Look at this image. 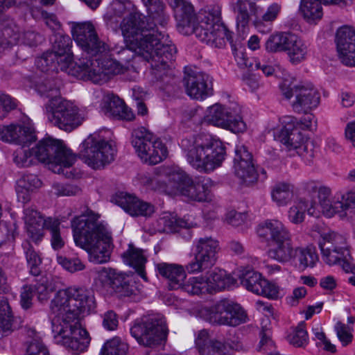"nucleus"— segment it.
I'll list each match as a JSON object with an SVG mask.
<instances>
[{"mask_svg": "<svg viewBox=\"0 0 355 355\" xmlns=\"http://www.w3.org/2000/svg\"><path fill=\"white\" fill-rule=\"evenodd\" d=\"M141 2L147 10L148 19L137 13H130L120 24L128 47L120 52L121 60L128 63L135 53L150 63L152 74L157 80H164L170 75L168 62L173 60L176 48L169 44L167 34L155 28V24L165 27L169 16L162 0Z\"/></svg>", "mask_w": 355, "mask_h": 355, "instance_id": "obj_1", "label": "nucleus"}, {"mask_svg": "<svg viewBox=\"0 0 355 355\" xmlns=\"http://www.w3.org/2000/svg\"><path fill=\"white\" fill-rule=\"evenodd\" d=\"M94 307L93 295L83 288L58 291L51 302L49 313L55 343L73 351H84L90 338L82 327L80 317Z\"/></svg>", "mask_w": 355, "mask_h": 355, "instance_id": "obj_2", "label": "nucleus"}, {"mask_svg": "<svg viewBox=\"0 0 355 355\" xmlns=\"http://www.w3.org/2000/svg\"><path fill=\"white\" fill-rule=\"evenodd\" d=\"M159 177H152L144 173L138 175L141 185L171 196H180L188 201L205 202L211 199V179L195 181L191 176L178 166L160 168Z\"/></svg>", "mask_w": 355, "mask_h": 355, "instance_id": "obj_3", "label": "nucleus"}, {"mask_svg": "<svg viewBox=\"0 0 355 355\" xmlns=\"http://www.w3.org/2000/svg\"><path fill=\"white\" fill-rule=\"evenodd\" d=\"M100 218L99 214L86 208L71 222L76 245L87 251L89 261L95 263L110 260L112 245L111 232Z\"/></svg>", "mask_w": 355, "mask_h": 355, "instance_id": "obj_4", "label": "nucleus"}, {"mask_svg": "<svg viewBox=\"0 0 355 355\" xmlns=\"http://www.w3.org/2000/svg\"><path fill=\"white\" fill-rule=\"evenodd\" d=\"M176 7L177 27L185 35L195 34L201 42L215 47L222 48L225 42L232 43V33L219 23V18L210 12L200 13L196 24V16L193 6L186 0H174Z\"/></svg>", "mask_w": 355, "mask_h": 355, "instance_id": "obj_5", "label": "nucleus"}, {"mask_svg": "<svg viewBox=\"0 0 355 355\" xmlns=\"http://www.w3.org/2000/svg\"><path fill=\"white\" fill-rule=\"evenodd\" d=\"M35 159L46 163L55 173L69 178L75 177L70 168L76 162V156L62 140L49 137L44 138L31 150H17L14 161L18 166L26 167L33 164Z\"/></svg>", "mask_w": 355, "mask_h": 355, "instance_id": "obj_6", "label": "nucleus"}, {"mask_svg": "<svg viewBox=\"0 0 355 355\" xmlns=\"http://www.w3.org/2000/svg\"><path fill=\"white\" fill-rule=\"evenodd\" d=\"M187 162L200 173H210L220 166L225 150L222 142L209 135H188L180 143Z\"/></svg>", "mask_w": 355, "mask_h": 355, "instance_id": "obj_7", "label": "nucleus"}, {"mask_svg": "<svg viewBox=\"0 0 355 355\" xmlns=\"http://www.w3.org/2000/svg\"><path fill=\"white\" fill-rule=\"evenodd\" d=\"M259 236L270 241L268 250V257L282 263L295 261V249L292 234L283 222L277 219H267L261 223L257 229Z\"/></svg>", "mask_w": 355, "mask_h": 355, "instance_id": "obj_8", "label": "nucleus"}, {"mask_svg": "<svg viewBox=\"0 0 355 355\" xmlns=\"http://www.w3.org/2000/svg\"><path fill=\"white\" fill-rule=\"evenodd\" d=\"M116 154L114 141L105 137L103 131H98L90 134L80 144L78 156L89 167L101 169L113 162Z\"/></svg>", "mask_w": 355, "mask_h": 355, "instance_id": "obj_9", "label": "nucleus"}, {"mask_svg": "<svg viewBox=\"0 0 355 355\" xmlns=\"http://www.w3.org/2000/svg\"><path fill=\"white\" fill-rule=\"evenodd\" d=\"M322 261L329 266L339 265L346 272H355L349 248L345 236L328 231L320 234L318 240Z\"/></svg>", "mask_w": 355, "mask_h": 355, "instance_id": "obj_10", "label": "nucleus"}, {"mask_svg": "<svg viewBox=\"0 0 355 355\" xmlns=\"http://www.w3.org/2000/svg\"><path fill=\"white\" fill-rule=\"evenodd\" d=\"M131 143L138 157L144 163L155 165L168 156L165 144L144 127L133 130Z\"/></svg>", "mask_w": 355, "mask_h": 355, "instance_id": "obj_11", "label": "nucleus"}, {"mask_svg": "<svg viewBox=\"0 0 355 355\" xmlns=\"http://www.w3.org/2000/svg\"><path fill=\"white\" fill-rule=\"evenodd\" d=\"M130 334L139 345L154 347L166 338V321L159 316L137 320L130 328Z\"/></svg>", "mask_w": 355, "mask_h": 355, "instance_id": "obj_12", "label": "nucleus"}, {"mask_svg": "<svg viewBox=\"0 0 355 355\" xmlns=\"http://www.w3.org/2000/svg\"><path fill=\"white\" fill-rule=\"evenodd\" d=\"M219 250V242L211 236L196 239L192 248L194 258L186 266L187 270L190 274L199 273L212 267Z\"/></svg>", "mask_w": 355, "mask_h": 355, "instance_id": "obj_13", "label": "nucleus"}, {"mask_svg": "<svg viewBox=\"0 0 355 355\" xmlns=\"http://www.w3.org/2000/svg\"><path fill=\"white\" fill-rule=\"evenodd\" d=\"M76 65L77 71L84 76H87L94 83L105 80L110 76L123 73L129 67L114 59L105 58L99 60L98 58H83Z\"/></svg>", "mask_w": 355, "mask_h": 355, "instance_id": "obj_14", "label": "nucleus"}, {"mask_svg": "<svg viewBox=\"0 0 355 355\" xmlns=\"http://www.w3.org/2000/svg\"><path fill=\"white\" fill-rule=\"evenodd\" d=\"M280 89L287 99L294 97L291 102L293 110L309 111L316 109L320 102L318 89L311 83H300L294 85H281Z\"/></svg>", "mask_w": 355, "mask_h": 355, "instance_id": "obj_15", "label": "nucleus"}, {"mask_svg": "<svg viewBox=\"0 0 355 355\" xmlns=\"http://www.w3.org/2000/svg\"><path fill=\"white\" fill-rule=\"evenodd\" d=\"M282 123L284 128L279 135L280 141L288 151H295L307 164H311L313 157L311 142L296 127L291 126V124L294 123L291 116L283 117Z\"/></svg>", "mask_w": 355, "mask_h": 355, "instance_id": "obj_16", "label": "nucleus"}, {"mask_svg": "<svg viewBox=\"0 0 355 355\" xmlns=\"http://www.w3.org/2000/svg\"><path fill=\"white\" fill-rule=\"evenodd\" d=\"M71 33L77 45L89 58H96L107 50L105 43L99 39L94 24L90 21L73 22Z\"/></svg>", "mask_w": 355, "mask_h": 355, "instance_id": "obj_17", "label": "nucleus"}, {"mask_svg": "<svg viewBox=\"0 0 355 355\" xmlns=\"http://www.w3.org/2000/svg\"><path fill=\"white\" fill-rule=\"evenodd\" d=\"M185 113L184 119L188 121L189 125L190 123L199 125L207 123L234 133L243 132L247 128L243 117L236 112H209L204 119L197 112Z\"/></svg>", "mask_w": 355, "mask_h": 355, "instance_id": "obj_18", "label": "nucleus"}, {"mask_svg": "<svg viewBox=\"0 0 355 355\" xmlns=\"http://www.w3.org/2000/svg\"><path fill=\"white\" fill-rule=\"evenodd\" d=\"M184 87L188 96L196 100H204L212 95V87L208 74L191 68H185Z\"/></svg>", "mask_w": 355, "mask_h": 355, "instance_id": "obj_19", "label": "nucleus"}, {"mask_svg": "<svg viewBox=\"0 0 355 355\" xmlns=\"http://www.w3.org/2000/svg\"><path fill=\"white\" fill-rule=\"evenodd\" d=\"M0 139L24 146L32 143L36 137L31 120L26 117L23 125L10 124L0 128Z\"/></svg>", "mask_w": 355, "mask_h": 355, "instance_id": "obj_20", "label": "nucleus"}, {"mask_svg": "<svg viewBox=\"0 0 355 355\" xmlns=\"http://www.w3.org/2000/svg\"><path fill=\"white\" fill-rule=\"evenodd\" d=\"M336 43L341 62L347 66H355V28L347 25L339 28Z\"/></svg>", "mask_w": 355, "mask_h": 355, "instance_id": "obj_21", "label": "nucleus"}, {"mask_svg": "<svg viewBox=\"0 0 355 355\" xmlns=\"http://www.w3.org/2000/svg\"><path fill=\"white\" fill-rule=\"evenodd\" d=\"M36 90L40 95L51 98L46 104V111H76L78 107L73 102L57 96L58 87L55 80H44L36 85Z\"/></svg>", "mask_w": 355, "mask_h": 355, "instance_id": "obj_22", "label": "nucleus"}, {"mask_svg": "<svg viewBox=\"0 0 355 355\" xmlns=\"http://www.w3.org/2000/svg\"><path fill=\"white\" fill-rule=\"evenodd\" d=\"M234 302L228 299H223L212 306H202L198 309V315L211 324L225 325L223 318H229L231 312L235 311Z\"/></svg>", "mask_w": 355, "mask_h": 355, "instance_id": "obj_23", "label": "nucleus"}, {"mask_svg": "<svg viewBox=\"0 0 355 355\" xmlns=\"http://www.w3.org/2000/svg\"><path fill=\"white\" fill-rule=\"evenodd\" d=\"M116 203L132 216H150L155 209L151 204L139 200L135 196L119 193L115 197Z\"/></svg>", "mask_w": 355, "mask_h": 355, "instance_id": "obj_24", "label": "nucleus"}, {"mask_svg": "<svg viewBox=\"0 0 355 355\" xmlns=\"http://www.w3.org/2000/svg\"><path fill=\"white\" fill-rule=\"evenodd\" d=\"M158 274L167 281L171 290H178L186 280V270L182 265L168 263H159L155 266Z\"/></svg>", "mask_w": 355, "mask_h": 355, "instance_id": "obj_25", "label": "nucleus"}, {"mask_svg": "<svg viewBox=\"0 0 355 355\" xmlns=\"http://www.w3.org/2000/svg\"><path fill=\"white\" fill-rule=\"evenodd\" d=\"M235 175L241 182L247 186L254 185L259 180L264 181L267 178L266 172L262 168L256 167L253 157L233 166Z\"/></svg>", "mask_w": 355, "mask_h": 355, "instance_id": "obj_26", "label": "nucleus"}, {"mask_svg": "<svg viewBox=\"0 0 355 355\" xmlns=\"http://www.w3.org/2000/svg\"><path fill=\"white\" fill-rule=\"evenodd\" d=\"M51 218H44L43 216L33 207H27L24 211V220L28 236L35 243L40 241L44 237L45 223Z\"/></svg>", "mask_w": 355, "mask_h": 355, "instance_id": "obj_27", "label": "nucleus"}, {"mask_svg": "<svg viewBox=\"0 0 355 355\" xmlns=\"http://www.w3.org/2000/svg\"><path fill=\"white\" fill-rule=\"evenodd\" d=\"M49 121L65 131H71L80 125L87 116L85 112H47Z\"/></svg>", "mask_w": 355, "mask_h": 355, "instance_id": "obj_28", "label": "nucleus"}, {"mask_svg": "<svg viewBox=\"0 0 355 355\" xmlns=\"http://www.w3.org/2000/svg\"><path fill=\"white\" fill-rule=\"evenodd\" d=\"M52 51L60 59L62 68H69L73 65V54L71 52L72 41L68 35L60 32L55 33L51 38Z\"/></svg>", "mask_w": 355, "mask_h": 355, "instance_id": "obj_29", "label": "nucleus"}, {"mask_svg": "<svg viewBox=\"0 0 355 355\" xmlns=\"http://www.w3.org/2000/svg\"><path fill=\"white\" fill-rule=\"evenodd\" d=\"M205 277L207 282L208 293L230 289L236 284V280L232 276L219 268H215Z\"/></svg>", "mask_w": 355, "mask_h": 355, "instance_id": "obj_30", "label": "nucleus"}, {"mask_svg": "<svg viewBox=\"0 0 355 355\" xmlns=\"http://www.w3.org/2000/svg\"><path fill=\"white\" fill-rule=\"evenodd\" d=\"M309 189L312 191H318V197L319 199V205L311 204L315 207L316 211H319L328 218H331L335 215L334 202H331L329 199L331 195V189L324 186L317 187L316 183L310 182Z\"/></svg>", "mask_w": 355, "mask_h": 355, "instance_id": "obj_31", "label": "nucleus"}, {"mask_svg": "<svg viewBox=\"0 0 355 355\" xmlns=\"http://www.w3.org/2000/svg\"><path fill=\"white\" fill-rule=\"evenodd\" d=\"M335 214L341 218H355V189L347 190L334 201Z\"/></svg>", "mask_w": 355, "mask_h": 355, "instance_id": "obj_32", "label": "nucleus"}, {"mask_svg": "<svg viewBox=\"0 0 355 355\" xmlns=\"http://www.w3.org/2000/svg\"><path fill=\"white\" fill-rule=\"evenodd\" d=\"M196 344L201 355H220L225 348L220 341L209 339V334L206 330L198 332Z\"/></svg>", "mask_w": 355, "mask_h": 355, "instance_id": "obj_33", "label": "nucleus"}, {"mask_svg": "<svg viewBox=\"0 0 355 355\" xmlns=\"http://www.w3.org/2000/svg\"><path fill=\"white\" fill-rule=\"evenodd\" d=\"M122 257L126 264L133 267L138 275L145 281H147L144 270L146 258L141 249L136 248L132 245H129L128 249L123 254Z\"/></svg>", "mask_w": 355, "mask_h": 355, "instance_id": "obj_34", "label": "nucleus"}, {"mask_svg": "<svg viewBox=\"0 0 355 355\" xmlns=\"http://www.w3.org/2000/svg\"><path fill=\"white\" fill-rule=\"evenodd\" d=\"M286 51L288 53L290 61L297 64L306 58L308 45L300 37L291 33Z\"/></svg>", "mask_w": 355, "mask_h": 355, "instance_id": "obj_35", "label": "nucleus"}, {"mask_svg": "<svg viewBox=\"0 0 355 355\" xmlns=\"http://www.w3.org/2000/svg\"><path fill=\"white\" fill-rule=\"evenodd\" d=\"M307 211L308 214L315 217L320 216V211H316L313 205L309 207L308 202L304 200H299L290 207L288 213V220L293 224H300L304 220L305 212Z\"/></svg>", "mask_w": 355, "mask_h": 355, "instance_id": "obj_36", "label": "nucleus"}, {"mask_svg": "<svg viewBox=\"0 0 355 355\" xmlns=\"http://www.w3.org/2000/svg\"><path fill=\"white\" fill-rule=\"evenodd\" d=\"M295 250V261L297 259L298 267L302 270L313 268L319 261L316 249L313 245L297 246Z\"/></svg>", "mask_w": 355, "mask_h": 355, "instance_id": "obj_37", "label": "nucleus"}, {"mask_svg": "<svg viewBox=\"0 0 355 355\" xmlns=\"http://www.w3.org/2000/svg\"><path fill=\"white\" fill-rule=\"evenodd\" d=\"M35 66L42 72L55 71L59 70L67 71L69 68H62L60 59L57 55L51 51L44 53L41 57L35 60Z\"/></svg>", "mask_w": 355, "mask_h": 355, "instance_id": "obj_38", "label": "nucleus"}, {"mask_svg": "<svg viewBox=\"0 0 355 355\" xmlns=\"http://www.w3.org/2000/svg\"><path fill=\"white\" fill-rule=\"evenodd\" d=\"M241 283L248 291L258 294L261 291L262 282L265 278L262 275L250 269L243 270L239 275Z\"/></svg>", "mask_w": 355, "mask_h": 355, "instance_id": "obj_39", "label": "nucleus"}, {"mask_svg": "<svg viewBox=\"0 0 355 355\" xmlns=\"http://www.w3.org/2000/svg\"><path fill=\"white\" fill-rule=\"evenodd\" d=\"M234 11L236 12L237 25L243 28L248 25L250 15H257L255 3L248 0H238Z\"/></svg>", "mask_w": 355, "mask_h": 355, "instance_id": "obj_40", "label": "nucleus"}, {"mask_svg": "<svg viewBox=\"0 0 355 355\" xmlns=\"http://www.w3.org/2000/svg\"><path fill=\"white\" fill-rule=\"evenodd\" d=\"M123 275L115 269L103 267L97 272V280L103 287L114 291L115 286L119 285L120 281H123Z\"/></svg>", "mask_w": 355, "mask_h": 355, "instance_id": "obj_41", "label": "nucleus"}, {"mask_svg": "<svg viewBox=\"0 0 355 355\" xmlns=\"http://www.w3.org/2000/svg\"><path fill=\"white\" fill-rule=\"evenodd\" d=\"M293 186L286 182L275 184L271 190V198L278 206H286L292 199Z\"/></svg>", "mask_w": 355, "mask_h": 355, "instance_id": "obj_42", "label": "nucleus"}, {"mask_svg": "<svg viewBox=\"0 0 355 355\" xmlns=\"http://www.w3.org/2000/svg\"><path fill=\"white\" fill-rule=\"evenodd\" d=\"M300 10L309 23L319 20L322 17V8L320 0H301Z\"/></svg>", "mask_w": 355, "mask_h": 355, "instance_id": "obj_43", "label": "nucleus"}, {"mask_svg": "<svg viewBox=\"0 0 355 355\" xmlns=\"http://www.w3.org/2000/svg\"><path fill=\"white\" fill-rule=\"evenodd\" d=\"M180 289L190 295L208 293L207 282L205 275L191 277L184 280Z\"/></svg>", "mask_w": 355, "mask_h": 355, "instance_id": "obj_44", "label": "nucleus"}, {"mask_svg": "<svg viewBox=\"0 0 355 355\" xmlns=\"http://www.w3.org/2000/svg\"><path fill=\"white\" fill-rule=\"evenodd\" d=\"M12 331V315L7 300L0 298V338Z\"/></svg>", "mask_w": 355, "mask_h": 355, "instance_id": "obj_45", "label": "nucleus"}, {"mask_svg": "<svg viewBox=\"0 0 355 355\" xmlns=\"http://www.w3.org/2000/svg\"><path fill=\"white\" fill-rule=\"evenodd\" d=\"M287 341L295 347H305L309 343V336L304 322L293 328L286 336Z\"/></svg>", "mask_w": 355, "mask_h": 355, "instance_id": "obj_46", "label": "nucleus"}, {"mask_svg": "<svg viewBox=\"0 0 355 355\" xmlns=\"http://www.w3.org/2000/svg\"><path fill=\"white\" fill-rule=\"evenodd\" d=\"M26 334L30 340L27 341L26 355H49L46 346L35 329H28Z\"/></svg>", "mask_w": 355, "mask_h": 355, "instance_id": "obj_47", "label": "nucleus"}, {"mask_svg": "<svg viewBox=\"0 0 355 355\" xmlns=\"http://www.w3.org/2000/svg\"><path fill=\"white\" fill-rule=\"evenodd\" d=\"M291 33H279L271 35L266 42V49L268 52L286 51Z\"/></svg>", "mask_w": 355, "mask_h": 355, "instance_id": "obj_48", "label": "nucleus"}, {"mask_svg": "<svg viewBox=\"0 0 355 355\" xmlns=\"http://www.w3.org/2000/svg\"><path fill=\"white\" fill-rule=\"evenodd\" d=\"M130 3L127 0H114L113 1L107 8L105 14V18L107 22L112 24L116 22L118 24V18H121L128 12V6H130Z\"/></svg>", "mask_w": 355, "mask_h": 355, "instance_id": "obj_49", "label": "nucleus"}, {"mask_svg": "<svg viewBox=\"0 0 355 355\" xmlns=\"http://www.w3.org/2000/svg\"><path fill=\"white\" fill-rule=\"evenodd\" d=\"M100 107L102 111H127L125 101L118 95L111 92L103 94Z\"/></svg>", "mask_w": 355, "mask_h": 355, "instance_id": "obj_50", "label": "nucleus"}, {"mask_svg": "<svg viewBox=\"0 0 355 355\" xmlns=\"http://www.w3.org/2000/svg\"><path fill=\"white\" fill-rule=\"evenodd\" d=\"M58 282L53 277L42 279L33 288L37 295L38 300L43 302L46 301L51 294L56 289Z\"/></svg>", "mask_w": 355, "mask_h": 355, "instance_id": "obj_51", "label": "nucleus"}, {"mask_svg": "<svg viewBox=\"0 0 355 355\" xmlns=\"http://www.w3.org/2000/svg\"><path fill=\"white\" fill-rule=\"evenodd\" d=\"M128 349L127 343L120 338L114 337L103 345L100 355H126Z\"/></svg>", "mask_w": 355, "mask_h": 355, "instance_id": "obj_52", "label": "nucleus"}, {"mask_svg": "<svg viewBox=\"0 0 355 355\" xmlns=\"http://www.w3.org/2000/svg\"><path fill=\"white\" fill-rule=\"evenodd\" d=\"M23 248L24 250L27 263L30 266V272L32 275L37 276L40 274L38 266L41 264L42 260L37 252L33 249V246L28 241L23 243Z\"/></svg>", "mask_w": 355, "mask_h": 355, "instance_id": "obj_53", "label": "nucleus"}, {"mask_svg": "<svg viewBox=\"0 0 355 355\" xmlns=\"http://www.w3.org/2000/svg\"><path fill=\"white\" fill-rule=\"evenodd\" d=\"M15 28L16 30H13L14 33L10 35L14 41L21 42L29 46H35L40 42L42 38L40 35L33 31H27L21 33L19 28L17 26H15Z\"/></svg>", "mask_w": 355, "mask_h": 355, "instance_id": "obj_54", "label": "nucleus"}, {"mask_svg": "<svg viewBox=\"0 0 355 355\" xmlns=\"http://www.w3.org/2000/svg\"><path fill=\"white\" fill-rule=\"evenodd\" d=\"M46 229L49 230L51 234V245L53 249L59 250L64 245V241L60 233V222L53 218H49L46 223Z\"/></svg>", "mask_w": 355, "mask_h": 355, "instance_id": "obj_55", "label": "nucleus"}, {"mask_svg": "<svg viewBox=\"0 0 355 355\" xmlns=\"http://www.w3.org/2000/svg\"><path fill=\"white\" fill-rule=\"evenodd\" d=\"M233 306L235 311H232L229 318H223L225 326L236 327L248 320L247 313L239 304L234 302Z\"/></svg>", "mask_w": 355, "mask_h": 355, "instance_id": "obj_56", "label": "nucleus"}, {"mask_svg": "<svg viewBox=\"0 0 355 355\" xmlns=\"http://www.w3.org/2000/svg\"><path fill=\"white\" fill-rule=\"evenodd\" d=\"M294 120V123L291 126L296 127L297 129L313 130L316 129L317 120L311 112H304L298 119L291 116Z\"/></svg>", "mask_w": 355, "mask_h": 355, "instance_id": "obj_57", "label": "nucleus"}, {"mask_svg": "<svg viewBox=\"0 0 355 355\" xmlns=\"http://www.w3.org/2000/svg\"><path fill=\"white\" fill-rule=\"evenodd\" d=\"M57 261L60 266L70 272L83 270L85 268L84 263L78 257L67 258L65 257L58 256Z\"/></svg>", "mask_w": 355, "mask_h": 355, "instance_id": "obj_58", "label": "nucleus"}, {"mask_svg": "<svg viewBox=\"0 0 355 355\" xmlns=\"http://www.w3.org/2000/svg\"><path fill=\"white\" fill-rule=\"evenodd\" d=\"M17 185L20 188L33 191L41 187L42 182L37 175L34 174H27L23 175L17 180Z\"/></svg>", "mask_w": 355, "mask_h": 355, "instance_id": "obj_59", "label": "nucleus"}, {"mask_svg": "<svg viewBox=\"0 0 355 355\" xmlns=\"http://www.w3.org/2000/svg\"><path fill=\"white\" fill-rule=\"evenodd\" d=\"M135 286L130 285L129 281L125 275L123 276V281H120L119 285L115 286L114 292L119 297H130L135 295Z\"/></svg>", "mask_w": 355, "mask_h": 355, "instance_id": "obj_60", "label": "nucleus"}, {"mask_svg": "<svg viewBox=\"0 0 355 355\" xmlns=\"http://www.w3.org/2000/svg\"><path fill=\"white\" fill-rule=\"evenodd\" d=\"M159 223L164 226V230H173L176 227H183L182 222L171 213H164L159 219Z\"/></svg>", "mask_w": 355, "mask_h": 355, "instance_id": "obj_61", "label": "nucleus"}, {"mask_svg": "<svg viewBox=\"0 0 355 355\" xmlns=\"http://www.w3.org/2000/svg\"><path fill=\"white\" fill-rule=\"evenodd\" d=\"M53 192L57 196H71L78 195L80 189L76 185L56 183L53 185Z\"/></svg>", "mask_w": 355, "mask_h": 355, "instance_id": "obj_62", "label": "nucleus"}, {"mask_svg": "<svg viewBox=\"0 0 355 355\" xmlns=\"http://www.w3.org/2000/svg\"><path fill=\"white\" fill-rule=\"evenodd\" d=\"M233 52L235 60L240 67L249 68L254 70V63L247 56L243 48H235L233 49Z\"/></svg>", "mask_w": 355, "mask_h": 355, "instance_id": "obj_63", "label": "nucleus"}, {"mask_svg": "<svg viewBox=\"0 0 355 355\" xmlns=\"http://www.w3.org/2000/svg\"><path fill=\"white\" fill-rule=\"evenodd\" d=\"M261 291L259 292L257 295H263L269 299H277L279 295V287L273 283L268 282L267 279H264L262 282V286L261 288Z\"/></svg>", "mask_w": 355, "mask_h": 355, "instance_id": "obj_64", "label": "nucleus"}]
</instances>
